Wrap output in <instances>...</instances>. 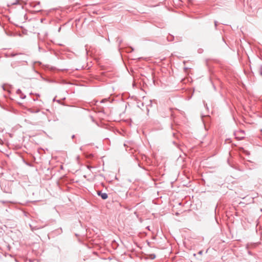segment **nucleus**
Returning <instances> with one entry per match:
<instances>
[{
	"label": "nucleus",
	"instance_id": "nucleus-1",
	"mask_svg": "<svg viewBox=\"0 0 262 262\" xmlns=\"http://www.w3.org/2000/svg\"><path fill=\"white\" fill-rule=\"evenodd\" d=\"M238 134H242V135H244V132L243 131V130H239V131H237L235 133V136L236 137V138L238 139L239 140H242V139H243L244 137H238Z\"/></svg>",
	"mask_w": 262,
	"mask_h": 262
},
{
	"label": "nucleus",
	"instance_id": "nucleus-2",
	"mask_svg": "<svg viewBox=\"0 0 262 262\" xmlns=\"http://www.w3.org/2000/svg\"><path fill=\"white\" fill-rule=\"evenodd\" d=\"M98 194L99 195L101 196L102 199L103 200L106 199L108 197L107 194L105 193H101L100 192H98Z\"/></svg>",
	"mask_w": 262,
	"mask_h": 262
},
{
	"label": "nucleus",
	"instance_id": "nucleus-3",
	"mask_svg": "<svg viewBox=\"0 0 262 262\" xmlns=\"http://www.w3.org/2000/svg\"><path fill=\"white\" fill-rule=\"evenodd\" d=\"M199 254H202V251H200L199 252Z\"/></svg>",
	"mask_w": 262,
	"mask_h": 262
}]
</instances>
